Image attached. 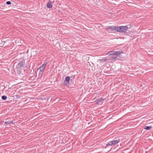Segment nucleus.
Wrapping results in <instances>:
<instances>
[{
    "label": "nucleus",
    "mask_w": 153,
    "mask_h": 153,
    "mask_svg": "<svg viewBox=\"0 0 153 153\" xmlns=\"http://www.w3.org/2000/svg\"><path fill=\"white\" fill-rule=\"evenodd\" d=\"M128 28L126 26L117 27V32H126Z\"/></svg>",
    "instance_id": "nucleus-1"
},
{
    "label": "nucleus",
    "mask_w": 153,
    "mask_h": 153,
    "mask_svg": "<svg viewBox=\"0 0 153 153\" xmlns=\"http://www.w3.org/2000/svg\"><path fill=\"white\" fill-rule=\"evenodd\" d=\"M121 141L120 139H119L116 140H113L109 142L106 145L107 146H112L115 145L116 144H117L119 142Z\"/></svg>",
    "instance_id": "nucleus-2"
},
{
    "label": "nucleus",
    "mask_w": 153,
    "mask_h": 153,
    "mask_svg": "<svg viewBox=\"0 0 153 153\" xmlns=\"http://www.w3.org/2000/svg\"><path fill=\"white\" fill-rule=\"evenodd\" d=\"M106 28L111 31H117V26H109L107 27Z\"/></svg>",
    "instance_id": "nucleus-3"
},
{
    "label": "nucleus",
    "mask_w": 153,
    "mask_h": 153,
    "mask_svg": "<svg viewBox=\"0 0 153 153\" xmlns=\"http://www.w3.org/2000/svg\"><path fill=\"white\" fill-rule=\"evenodd\" d=\"M47 62H45L43 65L39 67L40 72H42L44 71V69L45 68Z\"/></svg>",
    "instance_id": "nucleus-4"
},
{
    "label": "nucleus",
    "mask_w": 153,
    "mask_h": 153,
    "mask_svg": "<svg viewBox=\"0 0 153 153\" xmlns=\"http://www.w3.org/2000/svg\"><path fill=\"white\" fill-rule=\"evenodd\" d=\"M52 7V3L51 1H49V2L47 4V7L49 8H51Z\"/></svg>",
    "instance_id": "nucleus-5"
},
{
    "label": "nucleus",
    "mask_w": 153,
    "mask_h": 153,
    "mask_svg": "<svg viewBox=\"0 0 153 153\" xmlns=\"http://www.w3.org/2000/svg\"><path fill=\"white\" fill-rule=\"evenodd\" d=\"M24 65V62L22 61H21L19 62L18 64V66L20 67H22Z\"/></svg>",
    "instance_id": "nucleus-6"
},
{
    "label": "nucleus",
    "mask_w": 153,
    "mask_h": 153,
    "mask_svg": "<svg viewBox=\"0 0 153 153\" xmlns=\"http://www.w3.org/2000/svg\"><path fill=\"white\" fill-rule=\"evenodd\" d=\"M104 99H103L102 98H100L99 99H98L97 101V102L96 103L97 104H99L100 102H102V101L104 100Z\"/></svg>",
    "instance_id": "nucleus-7"
},
{
    "label": "nucleus",
    "mask_w": 153,
    "mask_h": 153,
    "mask_svg": "<svg viewBox=\"0 0 153 153\" xmlns=\"http://www.w3.org/2000/svg\"><path fill=\"white\" fill-rule=\"evenodd\" d=\"M123 53V52L121 51H115V55L116 56H118Z\"/></svg>",
    "instance_id": "nucleus-8"
},
{
    "label": "nucleus",
    "mask_w": 153,
    "mask_h": 153,
    "mask_svg": "<svg viewBox=\"0 0 153 153\" xmlns=\"http://www.w3.org/2000/svg\"><path fill=\"white\" fill-rule=\"evenodd\" d=\"M115 51H111L108 52V54L109 55H115Z\"/></svg>",
    "instance_id": "nucleus-9"
},
{
    "label": "nucleus",
    "mask_w": 153,
    "mask_h": 153,
    "mask_svg": "<svg viewBox=\"0 0 153 153\" xmlns=\"http://www.w3.org/2000/svg\"><path fill=\"white\" fill-rule=\"evenodd\" d=\"M152 128V127L151 126H145L144 129L147 130H150Z\"/></svg>",
    "instance_id": "nucleus-10"
},
{
    "label": "nucleus",
    "mask_w": 153,
    "mask_h": 153,
    "mask_svg": "<svg viewBox=\"0 0 153 153\" xmlns=\"http://www.w3.org/2000/svg\"><path fill=\"white\" fill-rule=\"evenodd\" d=\"M70 79V77L69 76H67L66 77L65 81H66L67 82H69Z\"/></svg>",
    "instance_id": "nucleus-11"
},
{
    "label": "nucleus",
    "mask_w": 153,
    "mask_h": 153,
    "mask_svg": "<svg viewBox=\"0 0 153 153\" xmlns=\"http://www.w3.org/2000/svg\"><path fill=\"white\" fill-rule=\"evenodd\" d=\"M109 59L107 58H105L101 59V61L102 62H106L107 60H108Z\"/></svg>",
    "instance_id": "nucleus-12"
},
{
    "label": "nucleus",
    "mask_w": 153,
    "mask_h": 153,
    "mask_svg": "<svg viewBox=\"0 0 153 153\" xmlns=\"http://www.w3.org/2000/svg\"><path fill=\"white\" fill-rule=\"evenodd\" d=\"M7 97L5 96H3L1 97V99L3 100H5L7 99Z\"/></svg>",
    "instance_id": "nucleus-13"
},
{
    "label": "nucleus",
    "mask_w": 153,
    "mask_h": 153,
    "mask_svg": "<svg viewBox=\"0 0 153 153\" xmlns=\"http://www.w3.org/2000/svg\"><path fill=\"white\" fill-rule=\"evenodd\" d=\"M11 122L10 121L5 122L4 123V124L6 125L5 126L10 124L11 123Z\"/></svg>",
    "instance_id": "nucleus-14"
},
{
    "label": "nucleus",
    "mask_w": 153,
    "mask_h": 153,
    "mask_svg": "<svg viewBox=\"0 0 153 153\" xmlns=\"http://www.w3.org/2000/svg\"><path fill=\"white\" fill-rule=\"evenodd\" d=\"M117 58V56L112 57H111V60H113V59H115Z\"/></svg>",
    "instance_id": "nucleus-15"
},
{
    "label": "nucleus",
    "mask_w": 153,
    "mask_h": 153,
    "mask_svg": "<svg viewBox=\"0 0 153 153\" xmlns=\"http://www.w3.org/2000/svg\"><path fill=\"white\" fill-rule=\"evenodd\" d=\"M11 3L10 1H7L6 2V4H7L10 5L11 4Z\"/></svg>",
    "instance_id": "nucleus-16"
},
{
    "label": "nucleus",
    "mask_w": 153,
    "mask_h": 153,
    "mask_svg": "<svg viewBox=\"0 0 153 153\" xmlns=\"http://www.w3.org/2000/svg\"><path fill=\"white\" fill-rule=\"evenodd\" d=\"M16 96L18 98H19L20 97L19 95H16Z\"/></svg>",
    "instance_id": "nucleus-17"
},
{
    "label": "nucleus",
    "mask_w": 153,
    "mask_h": 153,
    "mask_svg": "<svg viewBox=\"0 0 153 153\" xmlns=\"http://www.w3.org/2000/svg\"><path fill=\"white\" fill-rule=\"evenodd\" d=\"M10 122H11V123H13V121H10Z\"/></svg>",
    "instance_id": "nucleus-18"
}]
</instances>
